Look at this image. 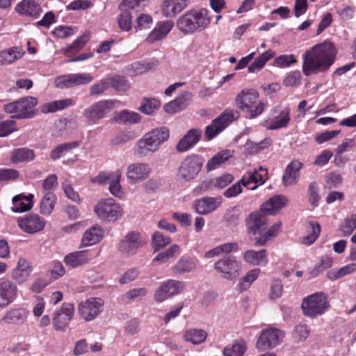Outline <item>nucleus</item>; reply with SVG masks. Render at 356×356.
I'll list each match as a JSON object with an SVG mask.
<instances>
[{"label":"nucleus","instance_id":"nucleus-35","mask_svg":"<svg viewBox=\"0 0 356 356\" xmlns=\"http://www.w3.org/2000/svg\"><path fill=\"white\" fill-rule=\"evenodd\" d=\"M24 52L17 47L6 49L0 52V65H9L20 59Z\"/></svg>","mask_w":356,"mask_h":356},{"label":"nucleus","instance_id":"nucleus-23","mask_svg":"<svg viewBox=\"0 0 356 356\" xmlns=\"http://www.w3.org/2000/svg\"><path fill=\"white\" fill-rule=\"evenodd\" d=\"M15 10L22 16L37 18L42 13V8L35 0H22L16 5Z\"/></svg>","mask_w":356,"mask_h":356},{"label":"nucleus","instance_id":"nucleus-17","mask_svg":"<svg viewBox=\"0 0 356 356\" xmlns=\"http://www.w3.org/2000/svg\"><path fill=\"white\" fill-rule=\"evenodd\" d=\"M143 245L140 235L137 232L128 233L121 241L119 246L120 252L127 256L133 255Z\"/></svg>","mask_w":356,"mask_h":356},{"label":"nucleus","instance_id":"nucleus-8","mask_svg":"<svg viewBox=\"0 0 356 356\" xmlns=\"http://www.w3.org/2000/svg\"><path fill=\"white\" fill-rule=\"evenodd\" d=\"M240 116L238 111H225L215 118L205 129V137L211 140L222 132L232 122Z\"/></svg>","mask_w":356,"mask_h":356},{"label":"nucleus","instance_id":"nucleus-38","mask_svg":"<svg viewBox=\"0 0 356 356\" xmlns=\"http://www.w3.org/2000/svg\"><path fill=\"white\" fill-rule=\"evenodd\" d=\"M72 103L73 101L71 99L53 101L43 104L41 106V111L43 113H54L70 106Z\"/></svg>","mask_w":356,"mask_h":356},{"label":"nucleus","instance_id":"nucleus-11","mask_svg":"<svg viewBox=\"0 0 356 356\" xmlns=\"http://www.w3.org/2000/svg\"><path fill=\"white\" fill-rule=\"evenodd\" d=\"M104 300L100 298H90L78 305L79 315L86 321L95 319L103 310Z\"/></svg>","mask_w":356,"mask_h":356},{"label":"nucleus","instance_id":"nucleus-31","mask_svg":"<svg viewBox=\"0 0 356 356\" xmlns=\"http://www.w3.org/2000/svg\"><path fill=\"white\" fill-rule=\"evenodd\" d=\"M66 266L75 268L88 264L90 261L88 252L86 250L76 251L67 254L64 257Z\"/></svg>","mask_w":356,"mask_h":356},{"label":"nucleus","instance_id":"nucleus-42","mask_svg":"<svg viewBox=\"0 0 356 356\" xmlns=\"http://www.w3.org/2000/svg\"><path fill=\"white\" fill-rule=\"evenodd\" d=\"M232 156L230 151L224 150L214 155L207 163V170L211 171L219 168L222 163L229 159Z\"/></svg>","mask_w":356,"mask_h":356},{"label":"nucleus","instance_id":"nucleus-24","mask_svg":"<svg viewBox=\"0 0 356 356\" xmlns=\"http://www.w3.org/2000/svg\"><path fill=\"white\" fill-rule=\"evenodd\" d=\"M32 271L30 263L24 258H19L17 266L12 270L11 277L18 284L26 282Z\"/></svg>","mask_w":356,"mask_h":356},{"label":"nucleus","instance_id":"nucleus-62","mask_svg":"<svg viewBox=\"0 0 356 356\" xmlns=\"http://www.w3.org/2000/svg\"><path fill=\"white\" fill-rule=\"evenodd\" d=\"M54 83L56 87L61 89L74 87L72 74L58 76Z\"/></svg>","mask_w":356,"mask_h":356},{"label":"nucleus","instance_id":"nucleus-4","mask_svg":"<svg viewBox=\"0 0 356 356\" xmlns=\"http://www.w3.org/2000/svg\"><path fill=\"white\" fill-rule=\"evenodd\" d=\"M327 296L323 292H317L305 297L301 304L303 314L314 318L323 315L329 308Z\"/></svg>","mask_w":356,"mask_h":356},{"label":"nucleus","instance_id":"nucleus-52","mask_svg":"<svg viewBox=\"0 0 356 356\" xmlns=\"http://www.w3.org/2000/svg\"><path fill=\"white\" fill-rule=\"evenodd\" d=\"M110 85L115 88L117 91H126L129 87V81L125 77L120 75H113L108 76Z\"/></svg>","mask_w":356,"mask_h":356},{"label":"nucleus","instance_id":"nucleus-46","mask_svg":"<svg viewBox=\"0 0 356 356\" xmlns=\"http://www.w3.org/2000/svg\"><path fill=\"white\" fill-rule=\"evenodd\" d=\"M247 350V346L244 341H238L232 346L224 348V356H243Z\"/></svg>","mask_w":356,"mask_h":356},{"label":"nucleus","instance_id":"nucleus-22","mask_svg":"<svg viewBox=\"0 0 356 356\" xmlns=\"http://www.w3.org/2000/svg\"><path fill=\"white\" fill-rule=\"evenodd\" d=\"M151 172L148 164L145 163H136L131 164L127 168V176L132 183L147 179Z\"/></svg>","mask_w":356,"mask_h":356},{"label":"nucleus","instance_id":"nucleus-44","mask_svg":"<svg viewBox=\"0 0 356 356\" xmlns=\"http://www.w3.org/2000/svg\"><path fill=\"white\" fill-rule=\"evenodd\" d=\"M281 223L277 222L270 227L266 232H262L260 236L254 237L256 246H263L273 236H275L280 228Z\"/></svg>","mask_w":356,"mask_h":356},{"label":"nucleus","instance_id":"nucleus-6","mask_svg":"<svg viewBox=\"0 0 356 356\" xmlns=\"http://www.w3.org/2000/svg\"><path fill=\"white\" fill-rule=\"evenodd\" d=\"M38 99L33 97H26L18 101L6 104L4 111L7 113L13 114V118L27 119L33 118L35 114V107Z\"/></svg>","mask_w":356,"mask_h":356},{"label":"nucleus","instance_id":"nucleus-9","mask_svg":"<svg viewBox=\"0 0 356 356\" xmlns=\"http://www.w3.org/2000/svg\"><path fill=\"white\" fill-rule=\"evenodd\" d=\"M213 268L221 274L222 278L227 280H234L238 277L241 265L235 257L228 255L216 261Z\"/></svg>","mask_w":356,"mask_h":356},{"label":"nucleus","instance_id":"nucleus-59","mask_svg":"<svg viewBox=\"0 0 356 356\" xmlns=\"http://www.w3.org/2000/svg\"><path fill=\"white\" fill-rule=\"evenodd\" d=\"M311 233L304 236L302 243L307 245L312 244L318 237L321 232V226L318 222H310Z\"/></svg>","mask_w":356,"mask_h":356},{"label":"nucleus","instance_id":"nucleus-25","mask_svg":"<svg viewBox=\"0 0 356 356\" xmlns=\"http://www.w3.org/2000/svg\"><path fill=\"white\" fill-rule=\"evenodd\" d=\"M259 99V92L254 89H244L236 97L235 102L238 108L244 111L246 108L256 103Z\"/></svg>","mask_w":356,"mask_h":356},{"label":"nucleus","instance_id":"nucleus-57","mask_svg":"<svg viewBox=\"0 0 356 356\" xmlns=\"http://www.w3.org/2000/svg\"><path fill=\"white\" fill-rule=\"evenodd\" d=\"M355 228L356 213L346 218L340 225V230L343 232V236L350 235Z\"/></svg>","mask_w":356,"mask_h":356},{"label":"nucleus","instance_id":"nucleus-56","mask_svg":"<svg viewBox=\"0 0 356 356\" xmlns=\"http://www.w3.org/2000/svg\"><path fill=\"white\" fill-rule=\"evenodd\" d=\"M160 105V102L156 99H145L142 102L139 110L146 115H151Z\"/></svg>","mask_w":356,"mask_h":356},{"label":"nucleus","instance_id":"nucleus-58","mask_svg":"<svg viewBox=\"0 0 356 356\" xmlns=\"http://www.w3.org/2000/svg\"><path fill=\"white\" fill-rule=\"evenodd\" d=\"M310 330L307 325L299 324L293 332V337L296 342L304 341L309 335Z\"/></svg>","mask_w":356,"mask_h":356},{"label":"nucleus","instance_id":"nucleus-29","mask_svg":"<svg viewBox=\"0 0 356 356\" xmlns=\"http://www.w3.org/2000/svg\"><path fill=\"white\" fill-rule=\"evenodd\" d=\"M243 258L246 263L252 266H265L268 263V255L265 249L258 251L248 250L243 252Z\"/></svg>","mask_w":356,"mask_h":356},{"label":"nucleus","instance_id":"nucleus-49","mask_svg":"<svg viewBox=\"0 0 356 356\" xmlns=\"http://www.w3.org/2000/svg\"><path fill=\"white\" fill-rule=\"evenodd\" d=\"M195 266V262L186 258L180 259L173 267V271L176 274H182L191 272Z\"/></svg>","mask_w":356,"mask_h":356},{"label":"nucleus","instance_id":"nucleus-10","mask_svg":"<svg viewBox=\"0 0 356 356\" xmlns=\"http://www.w3.org/2000/svg\"><path fill=\"white\" fill-rule=\"evenodd\" d=\"M95 213L99 218L114 221L122 215V209L113 198H106L99 202L95 207Z\"/></svg>","mask_w":356,"mask_h":356},{"label":"nucleus","instance_id":"nucleus-3","mask_svg":"<svg viewBox=\"0 0 356 356\" xmlns=\"http://www.w3.org/2000/svg\"><path fill=\"white\" fill-rule=\"evenodd\" d=\"M170 132L166 127H159L145 134L137 143V152L146 155L159 150L161 145L167 141Z\"/></svg>","mask_w":356,"mask_h":356},{"label":"nucleus","instance_id":"nucleus-64","mask_svg":"<svg viewBox=\"0 0 356 356\" xmlns=\"http://www.w3.org/2000/svg\"><path fill=\"white\" fill-rule=\"evenodd\" d=\"M108 76L92 85L90 89L91 95H97L104 92L110 86Z\"/></svg>","mask_w":356,"mask_h":356},{"label":"nucleus","instance_id":"nucleus-7","mask_svg":"<svg viewBox=\"0 0 356 356\" xmlns=\"http://www.w3.org/2000/svg\"><path fill=\"white\" fill-rule=\"evenodd\" d=\"M284 333L277 328L269 327L261 331L256 342L259 351L264 352L278 346L283 340Z\"/></svg>","mask_w":356,"mask_h":356},{"label":"nucleus","instance_id":"nucleus-37","mask_svg":"<svg viewBox=\"0 0 356 356\" xmlns=\"http://www.w3.org/2000/svg\"><path fill=\"white\" fill-rule=\"evenodd\" d=\"M27 314L24 309H12L8 311L2 317L1 322L8 324H15L24 321Z\"/></svg>","mask_w":356,"mask_h":356},{"label":"nucleus","instance_id":"nucleus-55","mask_svg":"<svg viewBox=\"0 0 356 356\" xmlns=\"http://www.w3.org/2000/svg\"><path fill=\"white\" fill-rule=\"evenodd\" d=\"M266 104L259 99L257 100L256 103L251 105L250 107L246 108L244 112L246 113L247 117L250 119H254L259 116L264 111Z\"/></svg>","mask_w":356,"mask_h":356},{"label":"nucleus","instance_id":"nucleus-19","mask_svg":"<svg viewBox=\"0 0 356 356\" xmlns=\"http://www.w3.org/2000/svg\"><path fill=\"white\" fill-rule=\"evenodd\" d=\"M267 175L266 169L260 167L258 170H250L247 175L242 177L241 181L243 186L249 187L251 190H255L259 185L264 184L267 179Z\"/></svg>","mask_w":356,"mask_h":356},{"label":"nucleus","instance_id":"nucleus-20","mask_svg":"<svg viewBox=\"0 0 356 356\" xmlns=\"http://www.w3.org/2000/svg\"><path fill=\"white\" fill-rule=\"evenodd\" d=\"M17 295V285L10 280L0 281V308H5L13 302Z\"/></svg>","mask_w":356,"mask_h":356},{"label":"nucleus","instance_id":"nucleus-2","mask_svg":"<svg viewBox=\"0 0 356 356\" xmlns=\"http://www.w3.org/2000/svg\"><path fill=\"white\" fill-rule=\"evenodd\" d=\"M209 11L206 8L192 10L181 15L177 21L178 29L185 35L206 29L211 22Z\"/></svg>","mask_w":356,"mask_h":356},{"label":"nucleus","instance_id":"nucleus-18","mask_svg":"<svg viewBox=\"0 0 356 356\" xmlns=\"http://www.w3.org/2000/svg\"><path fill=\"white\" fill-rule=\"evenodd\" d=\"M222 202V199L220 196L204 197L196 200L193 203V207L197 213L207 215L215 211L221 206Z\"/></svg>","mask_w":356,"mask_h":356},{"label":"nucleus","instance_id":"nucleus-45","mask_svg":"<svg viewBox=\"0 0 356 356\" xmlns=\"http://www.w3.org/2000/svg\"><path fill=\"white\" fill-rule=\"evenodd\" d=\"M180 254V248L178 245L174 244L170 246L166 250L159 252L153 259L152 262L160 264L166 263L169 259L176 257Z\"/></svg>","mask_w":356,"mask_h":356},{"label":"nucleus","instance_id":"nucleus-50","mask_svg":"<svg viewBox=\"0 0 356 356\" xmlns=\"http://www.w3.org/2000/svg\"><path fill=\"white\" fill-rule=\"evenodd\" d=\"M170 243V238L163 236V234L159 232H156L152 236V244L154 252H157L161 248H165Z\"/></svg>","mask_w":356,"mask_h":356},{"label":"nucleus","instance_id":"nucleus-41","mask_svg":"<svg viewBox=\"0 0 356 356\" xmlns=\"http://www.w3.org/2000/svg\"><path fill=\"white\" fill-rule=\"evenodd\" d=\"M57 198L52 192L46 193L40 201V212L43 215H49L53 211Z\"/></svg>","mask_w":356,"mask_h":356},{"label":"nucleus","instance_id":"nucleus-34","mask_svg":"<svg viewBox=\"0 0 356 356\" xmlns=\"http://www.w3.org/2000/svg\"><path fill=\"white\" fill-rule=\"evenodd\" d=\"M291 120L290 108L285 107L282 109L278 115H275L271 123L267 127L268 130H277L288 127Z\"/></svg>","mask_w":356,"mask_h":356},{"label":"nucleus","instance_id":"nucleus-26","mask_svg":"<svg viewBox=\"0 0 356 356\" xmlns=\"http://www.w3.org/2000/svg\"><path fill=\"white\" fill-rule=\"evenodd\" d=\"M174 26L172 20H165L157 22L154 29L149 33L147 40L149 43L162 40L165 38Z\"/></svg>","mask_w":356,"mask_h":356},{"label":"nucleus","instance_id":"nucleus-32","mask_svg":"<svg viewBox=\"0 0 356 356\" xmlns=\"http://www.w3.org/2000/svg\"><path fill=\"white\" fill-rule=\"evenodd\" d=\"M159 62L156 59L135 62L127 67V70L131 76H136L155 69Z\"/></svg>","mask_w":356,"mask_h":356},{"label":"nucleus","instance_id":"nucleus-61","mask_svg":"<svg viewBox=\"0 0 356 356\" xmlns=\"http://www.w3.org/2000/svg\"><path fill=\"white\" fill-rule=\"evenodd\" d=\"M162 14L167 17H175L179 13L174 0H165L161 6Z\"/></svg>","mask_w":356,"mask_h":356},{"label":"nucleus","instance_id":"nucleus-27","mask_svg":"<svg viewBox=\"0 0 356 356\" xmlns=\"http://www.w3.org/2000/svg\"><path fill=\"white\" fill-rule=\"evenodd\" d=\"M288 200L283 195H274L261 206V211L267 215H275L282 208L284 207Z\"/></svg>","mask_w":356,"mask_h":356},{"label":"nucleus","instance_id":"nucleus-12","mask_svg":"<svg viewBox=\"0 0 356 356\" xmlns=\"http://www.w3.org/2000/svg\"><path fill=\"white\" fill-rule=\"evenodd\" d=\"M184 288V284L181 282L168 280L161 284L156 290L154 300L157 302H162L177 294H179Z\"/></svg>","mask_w":356,"mask_h":356},{"label":"nucleus","instance_id":"nucleus-33","mask_svg":"<svg viewBox=\"0 0 356 356\" xmlns=\"http://www.w3.org/2000/svg\"><path fill=\"white\" fill-rule=\"evenodd\" d=\"M103 230L99 226H93L84 233L81 246L88 247L97 243L102 238Z\"/></svg>","mask_w":356,"mask_h":356},{"label":"nucleus","instance_id":"nucleus-28","mask_svg":"<svg viewBox=\"0 0 356 356\" xmlns=\"http://www.w3.org/2000/svg\"><path fill=\"white\" fill-rule=\"evenodd\" d=\"M302 167V163L298 161H292L286 168L285 172L282 177L283 184L285 186L296 184L299 178V172Z\"/></svg>","mask_w":356,"mask_h":356},{"label":"nucleus","instance_id":"nucleus-48","mask_svg":"<svg viewBox=\"0 0 356 356\" xmlns=\"http://www.w3.org/2000/svg\"><path fill=\"white\" fill-rule=\"evenodd\" d=\"M121 13L118 17V25L121 30L124 31H129L131 29V13L130 10L125 8H119Z\"/></svg>","mask_w":356,"mask_h":356},{"label":"nucleus","instance_id":"nucleus-43","mask_svg":"<svg viewBox=\"0 0 356 356\" xmlns=\"http://www.w3.org/2000/svg\"><path fill=\"white\" fill-rule=\"evenodd\" d=\"M80 145L78 141L66 143L56 146L51 152L50 156L53 160L60 159L65 154L70 152L73 149L77 148Z\"/></svg>","mask_w":356,"mask_h":356},{"label":"nucleus","instance_id":"nucleus-40","mask_svg":"<svg viewBox=\"0 0 356 356\" xmlns=\"http://www.w3.org/2000/svg\"><path fill=\"white\" fill-rule=\"evenodd\" d=\"M113 119L119 124H134L140 120V116L138 113L124 110L116 113Z\"/></svg>","mask_w":356,"mask_h":356},{"label":"nucleus","instance_id":"nucleus-54","mask_svg":"<svg viewBox=\"0 0 356 356\" xmlns=\"http://www.w3.org/2000/svg\"><path fill=\"white\" fill-rule=\"evenodd\" d=\"M260 273V269L254 268L250 270L244 277H243L238 284L241 291L248 289L251 284L257 278Z\"/></svg>","mask_w":356,"mask_h":356},{"label":"nucleus","instance_id":"nucleus-16","mask_svg":"<svg viewBox=\"0 0 356 356\" xmlns=\"http://www.w3.org/2000/svg\"><path fill=\"white\" fill-rule=\"evenodd\" d=\"M17 223L24 232L35 234L44 229L45 220L37 214L31 213L19 218Z\"/></svg>","mask_w":356,"mask_h":356},{"label":"nucleus","instance_id":"nucleus-15","mask_svg":"<svg viewBox=\"0 0 356 356\" xmlns=\"http://www.w3.org/2000/svg\"><path fill=\"white\" fill-rule=\"evenodd\" d=\"M266 215L260 210L251 213L247 218V228L254 237L260 236L262 232L266 230L268 224Z\"/></svg>","mask_w":356,"mask_h":356},{"label":"nucleus","instance_id":"nucleus-1","mask_svg":"<svg viewBox=\"0 0 356 356\" xmlns=\"http://www.w3.org/2000/svg\"><path fill=\"white\" fill-rule=\"evenodd\" d=\"M334 45L329 42L319 43L302 55V72L306 76L327 71L335 60Z\"/></svg>","mask_w":356,"mask_h":356},{"label":"nucleus","instance_id":"nucleus-5","mask_svg":"<svg viewBox=\"0 0 356 356\" xmlns=\"http://www.w3.org/2000/svg\"><path fill=\"white\" fill-rule=\"evenodd\" d=\"M203 163V159L199 155L191 154L186 156L178 168L177 180L184 184L195 179L200 172Z\"/></svg>","mask_w":356,"mask_h":356},{"label":"nucleus","instance_id":"nucleus-21","mask_svg":"<svg viewBox=\"0 0 356 356\" xmlns=\"http://www.w3.org/2000/svg\"><path fill=\"white\" fill-rule=\"evenodd\" d=\"M202 131L199 128H193L180 139L176 145V150L178 152H184L196 145L200 140Z\"/></svg>","mask_w":356,"mask_h":356},{"label":"nucleus","instance_id":"nucleus-53","mask_svg":"<svg viewBox=\"0 0 356 356\" xmlns=\"http://www.w3.org/2000/svg\"><path fill=\"white\" fill-rule=\"evenodd\" d=\"M147 294L146 288L133 289L125 293L122 296V300L126 302H130L137 299H140Z\"/></svg>","mask_w":356,"mask_h":356},{"label":"nucleus","instance_id":"nucleus-14","mask_svg":"<svg viewBox=\"0 0 356 356\" xmlns=\"http://www.w3.org/2000/svg\"><path fill=\"white\" fill-rule=\"evenodd\" d=\"M74 312V307L72 303H63L53 316V325L57 330H64L69 325Z\"/></svg>","mask_w":356,"mask_h":356},{"label":"nucleus","instance_id":"nucleus-30","mask_svg":"<svg viewBox=\"0 0 356 356\" xmlns=\"http://www.w3.org/2000/svg\"><path fill=\"white\" fill-rule=\"evenodd\" d=\"M33 194L24 195L19 194L13 197L11 210L15 213H22L31 210L33 207Z\"/></svg>","mask_w":356,"mask_h":356},{"label":"nucleus","instance_id":"nucleus-39","mask_svg":"<svg viewBox=\"0 0 356 356\" xmlns=\"http://www.w3.org/2000/svg\"><path fill=\"white\" fill-rule=\"evenodd\" d=\"M275 56V53L268 49L261 56L257 57L255 60L248 67L250 73H257L260 71L266 65V63Z\"/></svg>","mask_w":356,"mask_h":356},{"label":"nucleus","instance_id":"nucleus-63","mask_svg":"<svg viewBox=\"0 0 356 356\" xmlns=\"http://www.w3.org/2000/svg\"><path fill=\"white\" fill-rule=\"evenodd\" d=\"M16 122L13 120H8L0 122V137H6L17 131Z\"/></svg>","mask_w":356,"mask_h":356},{"label":"nucleus","instance_id":"nucleus-60","mask_svg":"<svg viewBox=\"0 0 356 356\" xmlns=\"http://www.w3.org/2000/svg\"><path fill=\"white\" fill-rule=\"evenodd\" d=\"M120 178L121 173L119 171H116L109 184V191L115 197H120L122 194V188L120 184Z\"/></svg>","mask_w":356,"mask_h":356},{"label":"nucleus","instance_id":"nucleus-47","mask_svg":"<svg viewBox=\"0 0 356 356\" xmlns=\"http://www.w3.org/2000/svg\"><path fill=\"white\" fill-rule=\"evenodd\" d=\"M35 157L32 149L27 148H19L15 149L12 154V161L15 163L28 162L32 161Z\"/></svg>","mask_w":356,"mask_h":356},{"label":"nucleus","instance_id":"nucleus-51","mask_svg":"<svg viewBox=\"0 0 356 356\" xmlns=\"http://www.w3.org/2000/svg\"><path fill=\"white\" fill-rule=\"evenodd\" d=\"M89 39V34L84 33L81 36L79 37L69 47L63 49V51L65 54H70L75 53L81 49L87 43Z\"/></svg>","mask_w":356,"mask_h":356},{"label":"nucleus","instance_id":"nucleus-36","mask_svg":"<svg viewBox=\"0 0 356 356\" xmlns=\"http://www.w3.org/2000/svg\"><path fill=\"white\" fill-rule=\"evenodd\" d=\"M207 337V333L202 329L191 328L186 330L183 335L184 339L194 345L203 343Z\"/></svg>","mask_w":356,"mask_h":356},{"label":"nucleus","instance_id":"nucleus-13","mask_svg":"<svg viewBox=\"0 0 356 356\" xmlns=\"http://www.w3.org/2000/svg\"><path fill=\"white\" fill-rule=\"evenodd\" d=\"M113 106V102L111 100H102L97 102L87 108L84 112V117L92 123H97L99 120L104 118Z\"/></svg>","mask_w":356,"mask_h":356}]
</instances>
